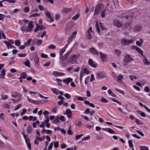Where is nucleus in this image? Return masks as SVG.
Returning a JSON list of instances; mask_svg holds the SVG:
<instances>
[{
    "mask_svg": "<svg viewBox=\"0 0 150 150\" xmlns=\"http://www.w3.org/2000/svg\"><path fill=\"white\" fill-rule=\"evenodd\" d=\"M3 42L6 44L8 49H9L10 48H15L16 47L13 45L10 44L9 42H8L6 41H3Z\"/></svg>",
    "mask_w": 150,
    "mask_h": 150,
    "instance_id": "16",
    "label": "nucleus"
},
{
    "mask_svg": "<svg viewBox=\"0 0 150 150\" xmlns=\"http://www.w3.org/2000/svg\"><path fill=\"white\" fill-rule=\"evenodd\" d=\"M99 53L100 55L101 59L103 62H105L106 60L107 56L106 55L104 54L101 52H99Z\"/></svg>",
    "mask_w": 150,
    "mask_h": 150,
    "instance_id": "15",
    "label": "nucleus"
},
{
    "mask_svg": "<svg viewBox=\"0 0 150 150\" xmlns=\"http://www.w3.org/2000/svg\"><path fill=\"white\" fill-rule=\"evenodd\" d=\"M137 112H141L140 115L142 117H145L146 115H145V113L144 112H142L140 111H138ZM139 114H140L139 113Z\"/></svg>",
    "mask_w": 150,
    "mask_h": 150,
    "instance_id": "56",
    "label": "nucleus"
},
{
    "mask_svg": "<svg viewBox=\"0 0 150 150\" xmlns=\"http://www.w3.org/2000/svg\"><path fill=\"white\" fill-rule=\"evenodd\" d=\"M144 90L145 91L148 92L150 91V89L148 87L146 86L144 88Z\"/></svg>",
    "mask_w": 150,
    "mask_h": 150,
    "instance_id": "63",
    "label": "nucleus"
},
{
    "mask_svg": "<svg viewBox=\"0 0 150 150\" xmlns=\"http://www.w3.org/2000/svg\"><path fill=\"white\" fill-rule=\"evenodd\" d=\"M131 48L132 50H135L137 52L140 53L142 57L143 56V52L139 48L135 45H132L131 46Z\"/></svg>",
    "mask_w": 150,
    "mask_h": 150,
    "instance_id": "8",
    "label": "nucleus"
},
{
    "mask_svg": "<svg viewBox=\"0 0 150 150\" xmlns=\"http://www.w3.org/2000/svg\"><path fill=\"white\" fill-rule=\"evenodd\" d=\"M88 63L90 66L96 68L97 67L96 65L95 64V62H93L91 59L90 58L89 59Z\"/></svg>",
    "mask_w": 150,
    "mask_h": 150,
    "instance_id": "14",
    "label": "nucleus"
},
{
    "mask_svg": "<svg viewBox=\"0 0 150 150\" xmlns=\"http://www.w3.org/2000/svg\"><path fill=\"white\" fill-rule=\"evenodd\" d=\"M1 97L4 100H6L8 98V96L7 95H1Z\"/></svg>",
    "mask_w": 150,
    "mask_h": 150,
    "instance_id": "45",
    "label": "nucleus"
},
{
    "mask_svg": "<svg viewBox=\"0 0 150 150\" xmlns=\"http://www.w3.org/2000/svg\"><path fill=\"white\" fill-rule=\"evenodd\" d=\"M72 80V79L71 78H68L63 79L62 81L64 83L69 85V83Z\"/></svg>",
    "mask_w": 150,
    "mask_h": 150,
    "instance_id": "20",
    "label": "nucleus"
},
{
    "mask_svg": "<svg viewBox=\"0 0 150 150\" xmlns=\"http://www.w3.org/2000/svg\"><path fill=\"white\" fill-rule=\"evenodd\" d=\"M83 71V74L86 73L87 74H88L90 73V71L89 70L87 69L86 68H84L83 70L81 71Z\"/></svg>",
    "mask_w": 150,
    "mask_h": 150,
    "instance_id": "32",
    "label": "nucleus"
},
{
    "mask_svg": "<svg viewBox=\"0 0 150 150\" xmlns=\"http://www.w3.org/2000/svg\"><path fill=\"white\" fill-rule=\"evenodd\" d=\"M59 143L58 142H54V146L55 148H57L58 147Z\"/></svg>",
    "mask_w": 150,
    "mask_h": 150,
    "instance_id": "61",
    "label": "nucleus"
},
{
    "mask_svg": "<svg viewBox=\"0 0 150 150\" xmlns=\"http://www.w3.org/2000/svg\"><path fill=\"white\" fill-rule=\"evenodd\" d=\"M106 76L104 72H102L97 74V77L99 78H103Z\"/></svg>",
    "mask_w": 150,
    "mask_h": 150,
    "instance_id": "22",
    "label": "nucleus"
},
{
    "mask_svg": "<svg viewBox=\"0 0 150 150\" xmlns=\"http://www.w3.org/2000/svg\"><path fill=\"white\" fill-rule=\"evenodd\" d=\"M77 33L75 31L74 32L72 33L70 36L72 37V38H73L76 35Z\"/></svg>",
    "mask_w": 150,
    "mask_h": 150,
    "instance_id": "58",
    "label": "nucleus"
},
{
    "mask_svg": "<svg viewBox=\"0 0 150 150\" xmlns=\"http://www.w3.org/2000/svg\"><path fill=\"white\" fill-rule=\"evenodd\" d=\"M72 11L71 8H64L62 10V13H68Z\"/></svg>",
    "mask_w": 150,
    "mask_h": 150,
    "instance_id": "24",
    "label": "nucleus"
},
{
    "mask_svg": "<svg viewBox=\"0 0 150 150\" xmlns=\"http://www.w3.org/2000/svg\"><path fill=\"white\" fill-rule=\"evenodd\" d=\"M115 52L117 56L119 57L120 56L121 52L120 50L116 49L115 50Z\"/></svg>",
    "mask_w": 150,
    "mask_h": 150,
    "instance_id": "28",
    "label": "nucleus"
},
{
    "mask_svg": "<svg viewBox=\"0 0 150 150\" xmlns=\"http://www.w3.org/2000/svg\"><path fill=\"white\" fill-rule=\"evenodd\" d=\"M143 62L146 65H149L150 64V62H149L146 59H144Z\"/></svg>",
    "mask_w": 150,
    "mask_h": 150,
    "instance_id": "46",
    "label": "nucleus"
},
{
    "mask_svg": "<svg viewBox=\"0 0 150 150\" xmlns=\"http://www.w3.org/2000/svg\"><path fill=\"white\" fill-rule=\"evenodd\" d=\"M64 96L66 98H67V99H69V98H70L71 97L70 95L69 94L67 93H66L64 95Z\"/></svg>",
    "mask_w": 150,
    "mask_h": 150,
    "instance_id": "60",
    "label": "nucleus"
},
{
    "mask_svg": "<svg viewBox=\"0 0 150 150\" xmlns=\"http://www.w3.org/2000/svg\"><path fill=\"white\" fill-rule=\"evenodd\" d=\"M90 138V137L89 136H88L83 138H82V141H86V140L89 139Z\"/></svg>",
    "mask_w": 150,
    "mask_h": 150,
    "instance_id": "54",
    "label": "nucleus"
},
{
    "mask_svg": "<svg viewBox=\"0 0 150 150\" xmlns=\"http://www.w3.org/2000/svg\"><path fill=\"white\" fill-rule=\"evenodd\" d=\"M139 149L140 150H149V148L145 146H141Z\"/></svg>",
    "mask_w": 150,
    "mask_h": 150,
    "instance_id": "33",
    "label": "nucleus"
},
{
    "mask_svg": "<svg viewBox=\"0 0 150 150\" xmlns=\"http://www.w3.org/2000/svg\"><path fill=\"white\" fill-rule=\"evenodd\" d=\"M101 101L104 103H107L108 102V101L105 98H102L101 99Z\"/></svg>",
    "mask_w": 150,
    "mask_h": 150,
    "instance_id": "53",
    "label": "nucleus"
},
{
    "mask_svg": "<svg viewBox=\"0 0 150 150\" xmlns=\"http://www.w3.org/2000/svg\"><path fill=\"white\" fill-rule=\"evenodd\" d=\"M108 132L110 133V134H116V133L115 132H114L112 129L110 128L109 129Z\"/></svg>",
    "mask_w": 150,
    "mask_h": 150,
    "instance_id": "47",
    "label": "nucleus"
},
{
    "mask_svg": "<svg viewBox=\"0 0 150 150\" xmlns=\"http://www.w3.org/2000/svg\"><path fill=\"white\" fill-rule=\"evenodd\" d=\"M43 1L45 3H47L48 2L52 4L54 3L53 0H43Z\"/></svg>",
    "mask_w": 150,
    "mask_h": 150,
    "instance_id": "49",
    "label": "nucleus"
},
{
    "mask_svg": "<svg viewBox=\"0 0 150 150\" xmlns=\"http://www.w3.org/2000/svg\"><path fill=\"white\" fill-rule=\"evenodd\" d=\"M132 24V23L131 22H129L127 23H125L123 27V29H128L129 30L131 27V25Z\"/></svg>",
    "mask_w": 150,
    "mask_h": 150,
    "instance_id": "12",
    "label": "nucleus"
},
{
    "mask_svg": "<svg viewBox=\"0 0 150 150\" xmlns=\"http://www.w3.org/2000/svg\"><path fill=\"white\" fill-rule=\"evenodd\" d=\"M11 96L15 98H18V100H21V99L22 96L18 93H16V94L15 95H12Z\"/></svg>",
    "mask_w": 150,
    "mask_h": 150,
    "instance_id": "19",
    "label": "nucleus"
},
{
    "mask_svg": "<svg viewBox=\"0 0 150 150\" xmlns=\"http://www.w3.org/2000/svg\"><path fill=\"white\" fill-rule=\"evenodd\" d=\"M21 76L19 77V79H25L27 76L26 73L25 72L22 73Z\"/></svg>",
    "mask_w": 150,
    "mask_h": 150,
    "instance_id": "26",
    "label": "nucleus"
},
{
    "mask_svg": "<svg viewBox=\"0 0 150 150\" xmlns=\"http://www.w3.org/2000/svg\"><path fill=\"white\" fill-rule=\"evenodd\" d=\"M92 33V26H91L90 28L87 30L86 37L88 39L91 40L92 38L91 33Z\"/></svg>",
    "mask_w": 150,
    "mask_h": 150,
    "instance_id": "9",
    "label": "nucleus"
},
{
    "mask_svg": "<svg viewBox=\"0 0 150 150\" xmlns=\"http://www.w3.org/2000/svg\"><path fill=\"white\" fill-rule=\"evenodd\" d=\"M26 111L27 110L25 108L23 109V112L21 113V115L22 116L25 113Z\"/></svg>",
    "mask_w": 150,
    "mask_h": 150,
    "instance_id": "57",
    "label": "nucleus"
},
{
    "mask_svg": "<svg viewBox=\"0 0 150 150\" xmlns=\"http://www.w3.org/2000/svg\"><path fill=\"white\" fill-rule=\"evenodd\" d=\"M59 121V117H57L55 118V119L53 120V122L54 123H58Z\"/></svg>",
    "mask_w": 150,
    "mask_h": 150,
    "instance_id": "39",
    "label": "nucleus"
},
{
    "mask_svg": "<svg viewBox=\"0 0 150 150\" xmlns=\"http://www.w3.org/2000/svg\"><path fill=\"white\" fill-rule=\"evenodd\" d=\"M143 42V40L142 39H140V41H136V43L137 45L140 47Z\"/></svg>",
    "mask_w": 150,
    "mask_h": 150,
    "instance_id": "23",
    "label": "nucleus"
},
{
    "mask_svg": "<svg viewBox=\"0 0 150 150\" xmlns=\"http://www.w3.org/2000/svg\"><path fill=\"white\" fill-rule=\"evenodd\" d=\"M108 93L110 95H111V96H112L113 97H115V94L113 93L112 91L110 90L109 89L108 91Z\"/></svg>",
    "mask_w": 150,
    "mask_h": 150,
    "instance_id": "37",
    "label": "nucleus"
},
{
    "mask_svg": "<svg viewBox=\"0 0 150 150\" xmlns=\"http://www.w3.org/2000/svg\"><path fill=\"white\" fill-rule=\"evenodd\" d=\"M84 75V74L82 71H81L80 76V82L81 83L82 81V79L83 76Z\"/></svg>",
    "mask_w": 150,
    "mask_h": 150,
    "instance_id": "35",
    "label": "nucleus"
},
{
    "mask_svg": "<svg viewBox=\"0 0 150 150\" xmlns=\"http://www.w3.org/2000/svg\"><path fill=\"white\" fill-rule=\"evenodd\" d=\"M66 49L63 48L61 49L59 52V55H63V53L65 51Z\"/></svg>",
    "mask_w": 150,
    "mask_h": 150,
    "instance_id": "41",
    "label": "nucleus"
},
{
    "mask_svg": "<svg viewBox=\"0 0 150 150\" xmlns=\"http://www.w3.org/2000/svg\"><path fill=\"white\" fill-rule=\"evenodd\" d=\"M82 123L81 121L79 120H77L75 122V125L76 126H80L82 125Z\"/></svg>",
    "mask_w": 150,
    "mask_h": 150,
    "instance_id": "27",
    "label": "nucleus"
},
{
    "mask_svg": "<svg viewBox=\"0 0 150 150\" xmlns=\"http://www.w3.org/2000/svg\"><path fill=\"white\" fill-rule=\"evenodd\" d=\"M49 49H53L56 48L55 46L54 45H51L48 47Z\"/></svg>",
    "mask_w": 150,
    "mask_h": 150,
    "instance_id": "40",
    "label": "nucleus"
},
{
    "mask_svg": "<svg viewBox=\"0 0 150 150\" xmlns=\"http://www.w3.org/2000/svg\"><path fill=\"white\" fill-rule=\"evenodd\" d=\"M128 143L129 144V146L130 148H132L133 147V145L132 143V142L131 140H128Z\"/></svg>",
    "mask_w": 150,
    "mask_h": 150,
    "instance_id": "42",
    "label": "nucleus"
},
{
    "mask_svg": "<svg viewBox=\"0 0 150 150\" xmlns=\"http://www.w3.org/2000/svg\"><path fill=\"white\" fill-rule=\"evenodd\" d=\"M112 24L118 28H120L122 26V23L117 19H115L113 21Z\"/></svg>",
    "mask_w": 150,
    "mask_h": 150,
    "instance_id": "6",
    "label": "nucleus"
},
{
    "mask_svg": "<svg viewBox=\"0 0 150 150\" xmlns=\"http://www.w3.org/2000/svg\"><path fill=\"white\" fill-rule=\"evenodd\" d=\"M95 80V78L94 77V75L93 74H92L91 76V78L90 79V82H92L93 81Z\"/></svg>",
    "mask_w": 150,
    "mask_h": 150,
    "instance_id": "52",
    "label": "nucleus"
},
{
    "mask_svg": "<svg viewBox=\"0 0 150 150\" xmlns=\"http://www.w3.org/2000/svg\"><path fill=\"white\" fill-rule=\"evenodd\" d=\"M64 114L67 115V117L69 118H71L72 115V112L70 111V109H67L66 110L65 112L64 113Z\"/></svg>",
    "mask_w": 150,
    "mask_h": 150,
    "instance_id": "11",
    "label": "nucleus"
},
{
    "mask_svg": "<svg viewBox=\"0 0 150 150\" xmlns=\"http://www.w3.org/2000/svg\"><path fill=\"white\" fill-rule=\"evenodd\" d=\"M27 98H28V101L30 103H33L34 101V100H33L31 99H30L29 98L28 96L27 97Z\"/></svg>",
    "mask_w": 150,
    "mask_h": 150,
    "instance_id": "62",
    "label": "nucleus"
},
{
    "mask_svg": "<svg viewBox=\"0 0 150 150\" xmlns=\"http://www.w3.org/2000/svg\"><path fill=\"white\" fill-rule=\"evenodd\" d=\"M33 131V129L30 126H28L27 129V132L29 134H30Z\"/></svg>",
    "mask_w": 150,
    "mask_h": 150,
    "instance_id": "29",
    "label": "nucleus"
},
{
    "mask_svg": "<svg viewBox=\"0 0 150 150\" xmlns=\"http://www.w3.org/2000/svg\"><path fill=\"white\" fill-rule=\"evenodd\" d=\"M80 15L77 14L72 17V19L73 21H76L77 20L79 17Z\"/></svg>",
    "mask_w": 150,
    "mask_h": 150,
    "instance_id": "34",
    "label": "nucleus"
},
{
    "mask_svg": "<svg viewBox=\"0 0 150 150\" xmlns=\"http://www.w3.org/2000/svg\"><path fill=\"white\" fill-rule=\"evenodd\" d=\"M134 40L131 39L127 40L125 38H122L120 40V43L123 46H125L130 44L134 42Z\"/></svg>",
    "mask_w": 150,
    "mask_h": 150,
    "instance_id": "2",
    "label": "nucleus"
},
{
    "mask_svg": "<svg viewBox=\"0 0 150 150\" xmlns=\"http://www.w3.org/2000/svg\"><path fill=\"white\" fill-rule=\"evenodd\" d=\"M41 56L42 58H48V56L47 55L42 53L41 54Z\"/></svg>",
    "mask_w": 150,
    "mask_h": 150,
    "instance_id": "50",
    "label": "nucleus"
},
{
    "mask_svg": "<svg viewBox=\"0 0 150 150\" xmlns=\"http://www.w3.org/2000/svg\"><path fill=\"white\" fill-rule=\"evenodd\" d=\"M133 14V13H132L130 12L127 11L121 14L120 18H122V19H125L128 18L130 17L131 18H132L133 16L131 15Z\"/></svg>",
    "mask_w": 150,
    "mask_h": 150,
    "instance_id": "3",
    "label": "nucleus"
},
{
    "mask_svg": "<svg viewBox=\"0 0 150 150\" xmlns=\"http://www.w3.org/2000/svg\"><path fill=\"white\" fill-rule=\"evenodd\" d=\"M106 11V9H103L101 13V16L102 18H104L105 16V12Z\"/></svg>",
    "mask_w": 150,
    "mask_h": 150,
    "instance_id": "30",
    "label": "nucleus"
},
{
    "mask_svg": "<svg viewBox=\"0 0 150 150\" xmlns=\"http://www.w3.org/2000/svg\"><path fill=\"white\" fill-rule=\"evenodd\" d=\"M25 65L28 68L30 67V61L29 60H27L25 63Z\"/></svg>",
    "mask_w": 150,
    "mask_h": 150,
    "instance_id": "38",
    "label": "nucleus"
},
{
    "mask_svg": "<svg viewBox=\"0 0 150 150\" xmlns=\"http://www.w3.org/2000/svg\"><path fill=\"white\" fill-rule=\"evenodd\" d=\"M133 59L131 56L128 54H126L125 57L123 59L124 65H127L128 63L132 61Z\"/></svg>",
    "mask_w": 150,
    "mask_h": 150,
    "instance_id": "4",
    "label": "nucleus"
},
{
    "mask_svg": "<svg viewBox=\"0 0 150 150\" xmlns=\"http://www.w3.org/2000/svg\"><path fill=\"white\" fill-rule=\"evenodd\" d=\"M103 5L102 4H99L96 7L95 10L94 15H97L99 14L102 9L103 8Z\"/></svg>",
    "mask_w": 150,
    "mask_h": 150,
    "instance_id": "5",
    "label": "nucleus"
},
{
    "mask_svg": "<svg viewBox=\"0 0 150 150\" xmlns=\"http://www.w3.org/2000/svg\"><path fill=\"white\" fill-rule=\"evenodd\" d=\"M42 41L41 40H38L36 42V45L38 46H40L42 44Z\"/></svg>",
    "mask_w": 150,
    "mask_h": 150,
    "instance_id": "48",
    "label": "nucleus"
},
{
    "mask_svg": "<svg viewBox=\"0 0 150 150\" xmlns=\"http://www.w3.org/2000/svg\"><path fill=\"white\" fill-rule=\"evenodd\" d=\"M28 24V25L26 28H25L26 26L25 24L22 25L21 27V30L23 33H27L28 32L30 31L33 28L34 25L33 24L32 22H29Z\"/></svg>",
    "mask_w": 150,
    "mask_h": 150,
    "instance_id": "1",
    "label": "nucleus"
},
{
    "mask_svg": "<svg viewBox=\"0 0 150 150\" xmlns=\"http://www.w3.org/2000/svg\"><path fill=\"white\" fill-rule=\"evenodd\" d=\"M59 63L63 66H64L66 65V63L65 62L64 60L66 59L67 57L65 54L64 56L59 55Z\"/></svg>",
    "mask_w": 150,
    "mask_h": 150,
    "instance_id": "7",
    "label": "nucleus"
},
{
    "mask_svg": "<svg viewBox=\"0 0 150 150\" xmlns=\"http://www.w3.org/2000/svg\"><path fill=\"white\" fill-rule=\"evenodd\" d=\"M45 14L46 16L50 19L49 22H51L54 21L53 18L51 17L50 13L49 12H46Z\"/></svg>",
    "mask_w": 150,
    "mask_h": 150,
    "instance_id": "13",
    "label": "nucleus"
},
{
    "mask_svg": "<svg viewBox=\"0 0 150 150\" xmlns=\"http://www.w3.org/2000/svg\"><path fill=\"white\" fill-rule=\"evenodd\" d=\"M123 79V76L122 74H119L117 77V81L119 83Z\"/></svg>",
    "mask_w": 150,
    "mask_h": 150,
    "instance_id": "25",
    "label": "nucleus"
},
{
    "mask_svg": "<svg viewBox=\"0 0 150 150\" xmlns=\"http://www.w3.org/2000/svg\"><path fill=\"white\" fill-rule=\"evenodd\" d=\"M40 16V14L37 13H35L30 16V17H34L35 16Z\"/></svg>",
    "mask_w": 150,
    "mask_h": 150,
    "instance_id": "55",
    "label": "nucleus"
},
{
    "mask_svg": "<svg viewBox=\"0 0 150 150\" xmlns=\"http://www.w3.org/2000/svg\"><path fill=\"white\" fill-rule=\"evenodd\" d=\"M83 135V134H81L79 135H78L76 136L75 138L77 139H78L80 138Z\"/></svg>",
    "mask_w": 150,
    "mask_h": 150,
    "instance_id": "59",
    "label": "nucleus"
},
{
    "mask_svg": "<svg viewBox=\"0 0 150 150\" xmlns=\"http://www.w3.org/2000/svg\"><path fill=\"white\" fill-rule=\"evenodd\" d=\"M26 56V54H18V56L21 57H24Z\"/></svg>",
    "mask_w": 150,
    "mask_h": 150,
    "instance_id": "51",
    "label": "nucleus"
},
{
    "mask_svg": "<svg viewBox=\"0 0 150 150\" xmlns=\"http://www.w3.org/2000/svg\"><path fill=\"white\" fill-rule=\"evenodd\" d=\"M51 90L53 92L54 94L57 95L58 94L59 90L57 89L56 88H52Z\"/></svg>",
    "mask_w": 150,
    "mask_h": 150,
    "instance_id": "31",
    "label": "nucleus"
},
{
    "mask_svg": "<svg viewBox=\"0 0 150 150\" xmlns=\"http://www.w3.org/2000/svg\"><path fill=\"white\" fill-rule=\"evenodd\" d=\"M52 74L56 76H62L64 75V73L58 72L56 71H54L52 72Z\"/></svg>",
    "mask_w": 150,
    "mask_h": 150,
    "instance_id": "21",
    "label": "nucleus"
},
{
    "mask_svg": "<svg viewBox=\"0 0 150 150\" xmlns=\"http://www.w3.org/2000/svg\"><path fill=\"white\" fill-rule=\"evenodd\" d=\"M80 68L79 67H77L76 68H74V71L75 72H77L79 71Z\"/></svg>",
    "mask_w": 150,
    "mask_h": 150,
    "instance_id": "64",
    "label": "nucleus"
},
{
    "mask_svg": "<svg viewBox=\"0 0 150 150\" xmlns=\"http://www.w3.org/2000/svg\"><path fill=\"white\" fill-rule=\"evenodd\" d=\"M90 52L94 55H98L99 54L98 51L94 47H91L90 48Z\"/></svg>",
    "mask_w": 150,
    "mask_h": 150,
    "instance_id": "10",
    "label": "nucleus"
},
{
    "mask_svg": "<svg viewBox=\"0 0 150 150\" xmlns=\"http://www.w3.org/2000/svg\"><path fill=\"white\" fill-rule=\"evenodd\" d=\"M34 62L35 64V66L38 67L39 65V57L36 56L35 57L34 59Z\"/></svg>",
    "mask_w": 150,
    "mask_h": 150,
    "instance_id": "18",
    "label": "nucleus"
},
{
    "mask_svg": "<svg viewBox=\"0 0 150 150\" xmlns=\"http://www.w3.org/2000/svg\"><path fill=\"white\" fill-rule=\"evenodd\" d=\"M73 38H72V37H71V36H70L68 38L67 42H68V44H70L71 42L72 41V40Z\"/></svg>",
    "mask_w": 150,
    "mask_h": 150,
    "instance_id": "43",
    "label": "nucleus"
},
{
    "mask_svg": "<svg viewBox=\"0 0 150 150\" xmlns=\"http://www.w3.org/2000/svg\"><path fill=\"white\" fill-rule=\"evenodd\" d=\"M15 43L16 45L17 46H19L21 44L20 41L18 40H16Z\"/></svg>",
    "mask_w": 150,
    "mask_h": 150,
    "instance_id": "36",
    "label": "nucleus"
},
{
    "mask_svg": "<svg viewBox=\"0 0 150 150\" xmlns=\"http://www.w3.org/2000/svg\"><path fill=\"white\" fill-rule=\"evenodd\" d=\"M40 26L39 25H36V28L34 29V32H36L38 31L40 28Z\"/></svg>",
    "mask_w": 150,
    "mask_h": 150,
    "instance_id": "44",
    "label": "nucleus"
},
{
    "mask_svg": "<svg viewBox=\"0 0 150 150\" xmlns=\"http://www.w3.org/2000/svg\"><path fill=\"white\" fill-rule=\"evenodd\" d=\"M77 56L76 55H73L71 58V62L72 64L77 63L76 59Z\"/></svg>",
    "mask_w": 150,
    "mask_h": 150,
    "instance_id": "17",
    "label": "nucleus"
}]
</instances>
